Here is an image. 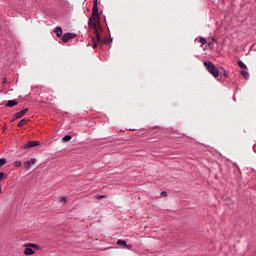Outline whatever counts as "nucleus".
I'll return each mask as SVG.
<instances>
[{"instance_id": "6ab92c4d", "label": "nucleus", "mask_w": 256, "mask_h": 256, "mask_svg": "<svg viewBox=\"0 0 256 256\" xmlns=\"http://www.w3.org/2000/svg\"><path fill=\"white\" fill-rule=\"evenodd\" d=\"M21 165H22L21 161L14 162V167H21Z\"/></svg>"}, {"instance_id": "f3484780", "label": "nucleus", "mask_w": 256, "mask_h": 256, "mask_svg": "<svg viewBox=\"0 0 256 256\" xmlns=\"http://www.w3.org/2000/svg\"><path fill=\"white\" fill-rule=\"evenodd\" d=\"M5 177H7V174H5L4 172H0V181H3Z\"/></svg>"}, {"instance_id": "0eeeda50", "label": "nucleus", "mask_w": 256, "mask_h": 256, "mask_svg": "<svg viewBox=\"0 0 256 256\" xmlns=\"http://www.w3.org/2000/svg\"><path fill=\"white\" fill-rule=\"evenodd\" d=\"M27 111H29V109L25 108L24 110L17 112L14 116V119H21V117H23Z\"/></svg>"}, {"instance_id": "423d86ee", "label": "nucleus", "mask_w": 256, "mask_h": 256, "mask_svg": "<svg viewBox=\"0 0 256 256\" xmlns=\"http://www.w3.org/2000/svg\"><path fill=\"white\" fill-rule=\"evenodd\" d=\"M39 145V141H29L26 145H25V149H31V147H37Z\"/></svg>"}, {"instance_id": "ddd939ff", "label": "nucleus", "mask_w": 256, "mask_h": 256, "mask_svg": "<svg viewBox=\"0 0 256 256\" xmlns=\"http://www.w3.org/2000/svg\"><path fill=\"white\" fill-rule=\"evenodd\" d=\"M117 245H122L123 247H127V242L125 240H118Z\"/></svg>"}, {"instance_id": "f03ea898", "label": "nucleus", "mask_w": 256, "mask_h": 256, "mask_svg": "<svg viewBox=\"0 0 256 256\" xmlns=\"http://www.w3.org/2000/svg\"><path fill=\"white\" fill-rule=\"evenodd\" d=\"M205 67L207 68V71L213 75L215 77V79H217V77H219V69H217V67H215V64H213V62L209 61H205L204 62Z\"/></svg>"}, {"instance_id": "2eb2a0df", "label": "nucleus", "mask_w": 256, "mask_h": 256, "mask_svg": "<svg viewBox=\"0 0 256 256\" xmlns=\"http://www.w3.org/2000/svg\"><path fill=\"white\" fill-rule=\"evenodd\" d=\"M7 163V160L5 158L0 159V167H3Z\"/></svg>"}, {"instance_id": "412c9836", "label": "nucleus", "mask_w": 256, "mask_h": 256, "mask_svg": "<svg viewBox=\"0 0 256 256\" xmlns=\"http://www.w3.org/2000/svg\"><path fill=\"white\" fill-rule=\"evenodd\" d=\"M95 197H96V199H105V196H103V195H96Z\"/></svg>"}, {"instance_id": "dca6fc26", "label": "nucleus", "mask_w": 256, "mask_h": 256, "mask_svg": "<svg viewBox=\"0 0 256 256\" xmlns=\"http://www.w3.org/2000/svg\"><path fill=\"white\" fill-rule=\"evenodd\" d=\"M60 203H66L67 202V198L60 196L59 198Z\"/></svg>"}, {"instance_id": "4be33fe9", "label": "nucleus", "mask_w": 256, "mask_h": 256, "mask_svg": "<svg viewBox=\"0 0 256 256\" xmlns=\"http://www.w3.org/2000/svg\"><path fill=\"white\" fill-rule=\"evenodd\" d=\"M161 197H167V192H165V191H163V192H161Z\"/></svg>"}, {"instance_id": "7ed1b4c3", "label": "nucleus", "mask_w": 256, "mask_h": 256, "mask_svg": "<svg viewBox=\"0 0 256 256\" xmlns=\"http://www.w3.org/2000/svg\"><path fill=\"white\" fill-rule=\"evenodd\" d=\"M24 247H26L24 250V255H35V251H39V245L37 244L29 243L25 244Z\"/></svg>"}, {"instance_id": "39448f33", "label": "nucleus", "mask_w": 256, "mask_h": 256, "mask_svg": "<svg viewBox=\"0 0 256 256\" xmlns=\"http://www.w3.org/2000/svg\"><path fill=\"white\" fill-rule=\"evenodd\" d=\"M37 163V160L35 158H31L30 161L24 162V168L26 171H29L31 169V165H35Z\"/></svg>"}, {"instance_id": "6e6552de", "label": "nucleus", "mask_w": 256, "mask_h": 256, "mask_svg": "<svg viewBox=\"0 0 256 256\" xmlns=\"http://www.w3.org/2000/svg\"><path fill=\"white\" fill-rule=\"evenodd\" d=\"M54 33H56L57 37H61L63 35V29H61V27H56Z\"/></svg>"}, {"instance_id": "1a4fd4ad", "label": "nucleus", "mask_w": 256, "mask_h": 256, "mask_svg": "<svg viewBox=\"0 0 256 256\" xmlns=\"http://www.w3.org/2000/svg\"><path fill=\"white\" fill-rule=\"evenodd\" d=\"M15 105H17V101L9 100L6 104V107H15Z\"/></svg>"}, {"instance_id": "f257e3e1", "label": "nucleus", "mask_w": 256, "mask_h": 256, "mask_svg": "<svg viewBox=\"0 0 256 256\" xmlns=\"http://www.w3.org/2000/svg\"><path fill=\"white\" fill-rule=\"evenodd\" d=\"M88 26L94 29V33L96 35V39L93 40V49H96L99 45L107 43V41L101 39V36H99V30H97V27H99V8L97 7V0H94L92 16L89 18Z\"/></svg>"}, {"instance_id": "aec40b11", "label": "nucleus", "mask_w": 256, "mask_h": 256, "mask_svg": "<svg viewBox=\"0 0 256 256\" xmlns=\"http://www.w3.org/2000/svg\"><path fill=\"white\" fill-rule=\"evenodd\" d=\"M212 43H217V39L212 38L211 42H209L208 45H212Z\"/></svg>"}, {"instance_id": "5701e85b", "label": "nucleus", "mask_w": 256, "mask_h": 256, "mask_svg": "<svg viewBox=\"0 0 256 256\" xmlns=\"http://www.w3.org/2000/svg\"><path fill=\"white\" fill-rule=\"evenodd\" d=\"M228 73L227 71H224V77H227Z\"/></svg>"}, {"instance_id": "9b49d317", "label": "nucleus", "mask_w": 256, "mask_h": 256, "mask_svg": "<svg viewBox=\"0 0 256 256\" xmlns=\"http://www.w3.org/2000/svg\"><path fill=\"white\" fill-rule=\"evenodd\" d=\"M241 75L244 77V79H249V72L242 70Z\"/></svg>"}, {"instance_id": "9d476101", "label": "nucleus", "mask_w": 256, "mask_h": 256, "mask_svg": "<svg viewBox=\"0 0 256 256\" xmlns=\"http://www.w3.org/2000/svg\"><path fill=\"white\" fill-rule=\"evenodd\" d=\"M71 139H73V137L71 135H66L62 138V141H64L65 143H67L68 141H71Z\"/></svg>"}, {"instance_id": "a211bd4d", "label": "nucleus", "mask_w": 256, "mask_h": 256, "mask_svg": "<svg viewBox=\"0 0 256 256\" xmlns=\"http://www.w3.org/2000/svg\"><path fill=\"white\" fill-rule=\"evenodd\" d=\"M200 43H201L202 45L207 44V39H205L204 37H201V38H200Z\"/></svg>"}, {"instance_id": "20e7f679", "label": "nucleus", "mask_w": 256, "mask_h": 256, "mask_svg": "<svg viewBox=\"0 0 256 256\" xmlns=\"http://www.w3.org/2000/svg\"><path fill=\"white\" fill-rule=\"evenodd\" d=\"M77 37V35L75 33H65L62 36V41L63 43H67V41H69V39H75Z\"/></svg>"}, {"instance_id": "4468645a", "label": "nucleus", "mask_w": 256, "mask_h": 256, "mask_svg": "<svg viewBox=\"0 0 256 256\" xmlns=\"http://www.w3.org/2000/svg\"><path fill=\"white\" fill-rule=\"evenodd\" d=\"M238 65L241 69H247V65H245V63H243V61H238Z\"/></svg>"}, {"instance_id": "f8f14e48", "label": "nucleus", "mask_w": 256, "mask_h": 256, "mask_svg": "<svg viewBox=\"0 0 256 256\" xmlns=\"http://www.w3.org/2000/svg\"><path fill=\"white\" fill-rule=\"evenodd\" d=\"M24 125H27V119H22V120L18 123V127H23Z\"/></svg>"}, {"instance_id": "b1692460", "label": "nucleus", "mask_w": 256, "mask_h": 256, "mask_svg": "<svg viewBox=\"0 0 256 256\" xmlns=\"http://www.w3.org/2000/svg\"><path fill=\"white\" fill-rule=\"evenodd\" d=\"M0 193H1V186H0Z\"/></svg>"}]
</instances>
